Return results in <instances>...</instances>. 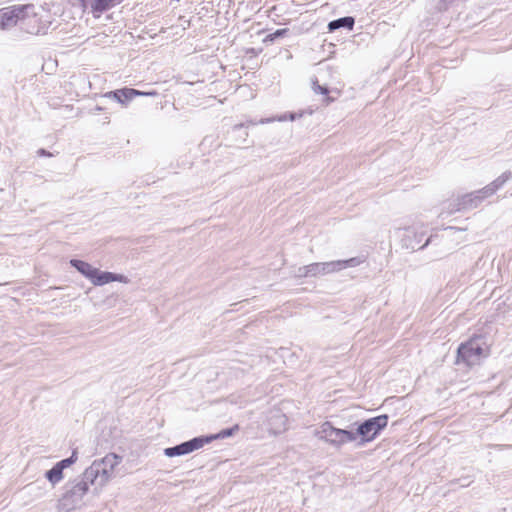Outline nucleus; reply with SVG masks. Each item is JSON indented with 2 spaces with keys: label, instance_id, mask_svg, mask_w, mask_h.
I'll return each mask as SVG.
<instances>
[{
  "label": "nucleus",
  "instance_id": "a878e982",
  "mask_svg": "<svg viewBox=\"0 0 512 512\" xmlns=\"http://www.w3.org/2000/svg\"><path fill=\"white\" fill-rule=\"evenodd\" d=\"M274 120H275V119H262V120L260 121V123H261V124L269 123V122H272V121H274Z\"/></svg>",
  "mask_w": 512,
  "mask_h": 512
},
{
  "label": "nucleus",
  "instance_id": "393cba45",
  "mask_svg": "<svg viewBox=\"0 0 512 512\" xmlns=\"http://www.w3.org/2000/svg\"><path fill=\"white\" fill-rule=\"evenodd\" d=\"M301 116H302L301 114L299 116H297L295 113H289L288 114V117H289L290 121H294L297 117H301Z\"/></svg>",
  "mask_w": 512,
  "mask_h": 512
},
{
  "label": "nucleus",
  "instance_id": "20e7f679",
  "mask_svg": "<svg viewBox=\"0 0 512 512\" xmlns=\"http://www.w3.org/2000/svg\"><path fill=\"white\" fill-rule=\"evenodd\" d=\"M314 435L319 440L325 441L336 448L357 439V434L355 432L336 428L330 422H324L321 424L315 430Z\"/></svg>",
  "mask_w": 512,
  "mask_h": 512
},
{
  "label": "nucleus",
  "instance_id": "1a4fd4ad",
  "mask_svg": "<svg viewBox=\"0 0 512 512\" xmlns=\"http://www.w3.org/2000/svg\"><path fill=\"white\" fill-rule=\"evenodd\" d=\"M77 460L78 453L74 450L69 458L57 462L50 470H48L45 473V478L54 487L63 480V470L73 465Z\"/></svg>",
  "mask_w": 512,
  "mask_h": 512
},
{
  "label": "nucleus",
  "instance_id": "bb28decb",
  "mask_svg": "<svg viewBox=\"0 0 512 512\" xmlns=\"http://www.w3.org/2000/svg\"><path fill=\"white\" fill-rule=\"evenodd\" d=\"M325 101H326L327 104H329V103L333 102L334 99L330 98V97H326Z\"/></svg>",
  "mask_w": 512,
  "mask_h": 512
},
{
  "label": "nucleus",
  "instance_id": "f257e3e1",
  "mask_svg": "<svg viewBox=\"0 0 512 512\" xmlns=\"http://www.w3.org/2000/svg\"><path fill=\"white\" fill-rule=\"evenodd\" d=\"M122 462V457L109 453L103 458L94 460L92 464L87 467L83 476L93 486V492L98 495L102 489L114 477L115 468Z\"/></svg>",
  "mask_w": 512,
  "mask_h": 512
},
{
  "label": "nucleus",
  "instance_id": "ddd939ff",
  "mask_svg": "<svg viewBox=\"0 0 512 512\" xmlns=\"http://www.w3.org/2000/svg\"><path fill=\"white\" fill-rule=\"evenodd\" d=\"M478 197H480L479 194L472 192L455 199L449 204V213L477 207L480 204Z\"/></svg>",
  "mask_w": 512,
  "mask_h": 512
},
{
  "label": "nucleus",
  "instance_id": "aec40b11",
  "mask_svg": "<svg viewBox=\"0 0 512 512\" xmlns=\"http://www.w3.org/2000/svg\"><path fill=\"white\" fill-rule=\"evenodd\" d=\"M310 273H311L310 272V264H308V265L296 268L293 271V276L295 278H307V277H311Z\"/></svg>",
  "mask_w": 512,
  "mask_h": 512
},
{
  "label": "nucleus",
  "instance_id": "f03ea898",
  "mask_svg": "<svg viewBox=\"0 0 512 512\" xmlns=\"http://www.w3.org/2000/svg\"><path fill=\"white\" fill-rule=\"evenodd\" d=\"M21 9L20 29L32 35L46 33L51 22L49 12L43 6L26 4Z\"/></svg>",
  "mask_w": 512,
  "mask_h": 512
},
{
  "label": "nucleus",
  "instance_id": "9b49d317",
  "mask_svg": "<svg viewBox=\"0 0 512 512\" xmlns=\"http://www.w3.org/2000/svg\"><path fill=\"white\" fill-rule=\"evenodd\" d=\"M155 91L142 92L132 88H123L115 91L107 92L104 96L116 100L117 102L126 105L136 96H156Z\"/></svg>",
  "mask_w": 512,
  "mask_h": 512
},
{
  "label": "nucleus",
  "instance_id": "f8f14e48",
  "mask_svg": "<svg viewBox=\"0 0 512 512\" xmlns=\"http://www.w3.org/2000/svg\"><path fill=\"white\" fill-rule=\"evenodd\" d=\"M414 227L407 228H396L393 231V236L397 239L401 240L402 247L405 249L415 250L416 248H424L429 244V239L426 242L420 245V240H413Z\"/></svg>",
  "mask_w": 512,
  "mask_h": 512
},
{
  "label": "nucleus",
  "instance_id": "b1692460",
  "mask_svg": "<svg viewBox=\"0 0 512 512\" xmlns=\"http://www.w3.org/2000/svg\"><path fill=\"white\" fill-rule=\"evenodd\" d=\"M277 121L283 122L289 120L288 114H283L276 119Z\"/></svg>",
  "mask_w": 512,
  "mask_h": 512
},
{
  "label": "nucleus",
  "instance_id": "412c9836",
  "mask_svg": "<svg viewBox=\"0 0 512 512\" xmlns=\"http://www.w3.org/2000/svg\"><path fill=\"white\" fill-rule=\"evenodd\" d=\"M475 192L480 195V197H478V202H480V203L485 198L490 197V196H492L495 193L494 189L491 187L490 184H488L487 186H485L481 190H478V191H475Z\"/></svg>",
  "mask_w": 512,
  "mask_h": 512
},
{
  "label": "nucleus",
  "instance_id": "4be33fe9",
  "mask_svg": "<svg viewBox=\"0 0 512 512\" xmlns=\"http://www.w3.org/2000/svg\"><path fill=\"white\" fill-rule=\"evenodd\" d=\"M312 89L315 93L317 94H323V95H327L328 94V88L325 87V86H321L320 84H318V81L317 80H314L312 82Z\"/></svg>",
  "mask_w": 512,
  "mask_h": 512
},
{
  "label": "nucleus",
  "instance_id": "4468645a",
  "mask_svg": "<svg viewBox=\"0 0 512 512\" xmlns=\"http://www.w3.org/2000/svg\"><path fill=\"white\" fill-rule=\"evenodd\" d=\"M111 282H120L124 284H128L130 282L129 278L123 274H117L108 271H101L97 269V272L92 280V284L94 286H103L109 284Z\"/></svg>",
  "mask_w": 512,
  "mask_h": 512
},
{
  "label": "nucleus",
  "instance_id": "a211bd4d",
  "mask_svg": "<svg viewBox=\"0 0 512 512\" xmlns=\"http://www.w3.org/2000/svg\"><path fill=\"white\" fill-rule=\"evenodd\" d=\"M238 429H239L238 425H235L234 427L229 428V429H224L217 434L210 435V436H202L201 438L207 439V444H208V443L212 442L213 440L228 438V437L232 436L236 431H238Z\"/></svg>",
  "mask_w": 512,
  "mask_h": 512
},
{
  "label": "nucleus",
  "instance_id": "f3484780",
  "mask_svg": "<svg viewBox=\"0 0 512 512\" xmlns=\"http://www.w3.org/2000/svg\"><path fill=\"white\" fill-rule=\"evenodd\" d=\"M354 23H355L354 18L347 16V17H343V18H339V19L331 21L328 24V29L330 32L335 31L342 27H345V28H348L349 30H351L354 26Z\"/></svg>",
  "mask_w": 512,
  "mask_h": 512
},
{
  "label": "nucleus",
  "instance_id": "6ab92c4d",
  "mask_svg": "<svg viewBox=\"0 0 512 512\" xmlns=\"http://www.w3.org/2000/svg\"><path fill=\"white\" fill-rule=\"evenodd\" d=\"M510 177H511L510 172H504L498 178H496L493 182H491L490 185L496 192L510 179Z\"/></svg>",
  "mask_w": 512,
  "mask_h": 512
},
{
  "label": "nucleus",
  "instance_id": "7ed1b4c3",
  "mask_svg": "<svg viewBox=\"0 0 512 512\" xmlns=\"http://www.w3.org/2000/svg\"><path fill=\"white\" fill-rule=\"evenodd\" d=\"M457 362L465 363L467 366L479 364L488 355V347L482 337H473L462 343L457 351Z\"/></svg>",
  "mask_w": 512,
  "mask_h": 512
},
{
  "label": "nucleus",
  "instance_id": "cd10ccee",
  "mask_svg": "<svg viewBox=\"0 0 512 512\" xmlns=\"http://www.w3.org/2000/svg\"><path fill=\"white\" fill-rule=\"evenodd\" d=\"M40 152H41L42 155H46L44 150H40Z\"/></svg>",
  "mask_w": 512,
  "mask_h": 512
},
{
  "label": "nucleus",
  "instance_id": "6e6552de",
  "mask_svg": "<svg viewBox=\"0 0 512 512\" xmlns=\"http://www.w3.org/2000/svg\"><path fill=\"white\" fill-rule=\"evenodd\" d=\"M21 6L12 5L0 9V30L8 31L15 26L20 27Z\"/></svg>",
  "mask_w": 512,
  "mask_h": 512
},
{
  "label": "nucleus",
  "instance_id": "423d86ee",
  "mask_svg": "<svg viewBox=\"0 0 512 512\" xmlns=\"http://www.w3.org/2000/svg\"><path fill=\"white\" fill-rule=\"evenodd\" d=\"M388 424V416L380 415L377 417L370 418L364 421L357 428V435H361L365 441L373 440L376 435L387 426Z\"/></svg>",
  "mask_w": 512,
  "mask_h": 512
},
{
  "label": "nucleus",
  "instance_id": "dca6fc26",
  "mask_svg": "<svg viewBox=\"0 0 512 512\" xmlns=\"http://www.w3.org/2000/svg\"><path fill=\"white\" fill-rule=\"evenodd\" d=\"M71 266H73L80 274H82L85 278H87L90 282L94 279V276L97 272L96 267L92 266L88 262L77 260V259H71L70 260Z\"/></svg>",
  "mask_w": 512,
  "mask_h": 512
},
{
  "label": "nucleus",
  "instance_id": "39448f33",
  "mask_svg": "<svg viewBox=\"0 0 512 512\" xmlns=\"http://www.w3.org/2000/svg\"><path fill=\"white\" fill-rule=\"evenodd\" d=\"M363 260L359 257H353L347 260H335L329 262H315L310 264L311 277L324 276L327 274L339 272L347 267H356Z\"/></svg>",
  "mask_w": 512,
  "mask_h": 512
},
{
  "label": "nucleus",
  "instance_id": "2eb2a0df",
  "mask_svg": "<svg viewBox=\"0 0 512 512\" xmlns=\"http://www.w3.org/2000/svg\"><path fill=\"white\" fill-rule=\"evenodd\" d=\"M82 1H83V6L85 9L90 10L95 17H100V15L104 11L119 4L123 0H82Z\"/></svg>",
  "mask_w": 512,
  "mask_h": 512
},
{
  "label": "nucleus",
  "instance_id": "0eeeda50",
  "mask_svg": "<svg viewBox=\"0 0 512 512\" xmlns=\"http://www.w3.org/2000/svg\"><path fill=\"white\" fill-rule=\"evenodd\" d=\"M91 484L87 479L82 475V479L73 483L70 488L67 489L63 496V501L65 505L76 506L78 505L84 498V496L89 491V486Z\"/></svg>",
  "mask_w": 512,
  "mask_h": 512
},
{
  "label": "nucleus",
  "instance_id": "9d476101",
  "mask_svg": "<svg viewBox=\"0 0 512 512\" xmlns=\"http://www.w3.org/2000/svg\"><path fill=\"white\" fill-rule=\"evenodd\" d=\"M207 444V439L201 437L193 438L189 441L183 442L177 446L169 447L164 450V454L167 457H175L189 454L195 450L202 448Z\"/></svg>",
  "mask_w": 512,
  "mask_h": 512
},
{
  "label": "nucleus",
  "instance_id": "5701e85b",
  "mask_svg": "<svg viewBox=\"0 0 512 512\" xmlns=\"http://www.w3.org/2000/svg\"><path fill=\"white\" fill-rule=\"evenodd\" d=\"M422 236H423V234H418L417 233V228L414 227L413 240H420L421 241L422 240Z\"/></svg>",
  "mask_w": 512,
  "mask_h": 512
}]
</instances>
